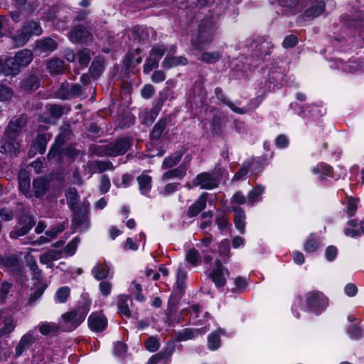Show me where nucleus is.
<instances>
[{"mask_svg": "<svg viewBox=\"0 0 364 364\" xmlns=\"http://www.w3.org/2000/svg\"><path fill=\"white\" fill-rule=\"evenodd\" d=\"M109 268L106 264H97L92 269V274L95 279L102 280L108 277Z\"/></svg>", "mask_w": 364, "mask_h": 364, "instance_id": "37998d69", "label": "nucleus"}, {"mask_svg": "<svg viewBox=\"0 0 364 364\" xmlns=\"http://www.w3.org/2000/svg\"><path fill=\"white\" fill-rule=\"evenodd\" d=\"M173 98V94L171 90H170L168 87H166L163 89L157 98V101L156 102L155 105L152 108L151 110V115L154 114L155 116H156L159 113V112L161 110L164 103L166 100H171Z\"/></svg>", "mask_w": 364, "mask_h": 364, "instance_id": "412c9836", "label": "nucleus"}, {"mask_svg": "<svg viewBox=\"0 0 364 364\" xmlns=\"http://www.w3.org/2000/svg\"><path fill=\"white\" fill-rule=\"evenodd\" d=\"M217 28L212 18H203L198 23L197 33L191 39L193 50L201 51L210 46L214 40Z\"/></svg>", "mask_w": 364, "mask_h": 364, "instance_id": "f257e3e1", "label": "nucleus"}, {"mask_svg": "<svg viewBox=\"0 0 364 364\" xmlns=\"http://www.w3.org/2000/svg\"><path fill=\"white\" fill-rule=\"evenodd\" d=\"M132 146L131 141L127 137L117 138L108 144L109 156L114 157L124 155Z\"/></svg>", "mask_w": 364, "mask_h": 364, "instance_id": "423d86ee", "label": "nucleus"}, {"mask_svg": "<svg viewBox=\"0 0 364 364\" xmlns=\"http://www.w3.org/2000/svg\"><path fill=\"white\" fill-rule=\"evenodd\" d=\"M252 166V163L250 161L245 162L242 167L236 172L232 178V181H238L242 180L248 173L250 167Z\"/></svg>", "mask_w": 364, "mask_h": 364, "instance_id": "3c124183", "label": "nucleus"}, {"mask_svg": "<svg viewBox=\"0 0 364 364\" xmlns=\"http://www.w3.org/2000/svg\"><path fill=\"white\" fill-rule=\"evenodd\" d=\"M78 237H74L65 247L63 252L68 256H72L75 254L77 245L80 242Z\"/></svg>", "mask_w": 364, "mask_h": 364, "instance_id": "680f3d73", "label": "nucleus"}, {"mask_svg": "<svg viewBox=\"0 0 364 364\" xmlns=\"http://www.w3.org/2000/svg\"><path fill=\"white\" fill-rule=\"evenodd\" d=\"M141 50L139 48L130 50L125 55L124 65L127 70H132L141 63Z\"/></svg>", "mask_w": 364, "mask_h": 364, "instance_id": "2eb2a0df", "label": "nucleus"}, {"mask_svg": "<svg viewBox=\"0 0 364 364\" xmlns=\"http://www.w3.org/2000/svg\"><path fill=\"white\" fill-rule=\"evenodd\" d=\"M219 182V178L216 175L210 172H202L198 174L192 181L193 186L205 190L216 188Z\"/></svg>", "mask_w": 364, "mask_h": 364, "instance_id": "39448f33", "label": "nucleus"}, {"mask_svg": "<svg viewBox=\"0 0 364 364\" xmlns=\"http://www.w3.org/2000/svg\"><path fill=\"white\" fill-rule=\"evenodd\" d=\"M72 129L69 124H65L60 127V132L55 136L54 144L62 146L66 141L70 139Z\"/></svg>", "mask_w": 364, "mask_h": 364, "instance_id": "c85d7f7f", "label": "nucleus"}, {"mask_svg": "<svg viewBox=\"0 0 364 364\" xmlns=\"http://www.w3.org/2000/svg\"><path fill=\"white\" fill-rule=\"evenodd\" d=\"M14 137H8L4 135L0 140V152L3 154H16L19 148V144Z\"/></svg>", "mask_w": 364, "mask_h": 364, "instance_id": "a211bd4d", "label": "nucleus"}, {"mask_svg": "<svg viewBox=\"0 0 364 364\" xmlns=\"http://www.w3.org/2000/svg\"><path fill=\"white\" fill-rule=\"evenodd\" d=\"M88 310L87 305L84 304L74 311L64 314L62 316L61 323L64 331H70L75 329L85 320Z\"/></svg>", "mask_w": 364, "mask_h": 364, "instance_id": "f03ea898", "label": "nucleus"}, {"mask_svg": "<svg viewBox=\"0 0 364 364\" xmlns=\"http://www.w3.org/2000/svg\"><path fill=\"white\" fill-rule=\"evenodd\" d=\"M91 60V52L88 48H83L77 53V60L81 67L86 68Z\"/></svg>", "mask_w": 364, "mask_h": 364, "instance_id": "de8ad7c7", "label": "nucleus"}, {"mask_svg": "<svg viewBox=\"0 0 364 364\" xmlns=\"http://www.w3.org/2000/svg\"><path fill=\"white\" fill-rule=\"evenodd\" d=\"M200 332L198 329L185 328L178 333L176 338L179 341H186L194 338Z\"/></svg>", "mask_w": 364, "mask_h": 364, "instance_id": "8fccbe9b", "label": "nucleus"}, {"mask_svg": "<svg viewBox=\"0 0 364 364\" xmlns=\"http://www.w3.org/2000/svg\"><path fill=\"white\" fill-rule=\"evenodd\" d=\"M167 48L164 45H155L152 47L149 52V55L153 56L159 61L164 55Z\"/></svg>", "mask_w": 364, "mask_h": 364, "instance_id": "6e6d98bb", "label": "nucleus"}, {"mask_svg": "<svg viewBox=\"0 0 364 364\" xmlns=\"http://www.w3.org/2000/svg\"><path fill=\"white\" fill-rule=\"evenodd\" d=\"M186 166L183 164L178 167L169 170L163 174V179H169L173 178H182L186 176Z\"/></svg>", "mask_w": 364, "mask_h": 364, "instance_id": "58836bf2", "label": "nucleus"}, {"mask_svg": "<svg viewBox=\"0 0 364 364\" xmlns=\"http://www.w3.org/2000/svg\"><path fill=\"white\" fill-rule=\"evenodd\" d=\"M215 94L217 98L221 101L224 105H227L232 112L243 114L248 112L245 108H240L232 103L227 97L226 94L220 87H216L215 89Z\"/></svg>", "mask_w": 364, "mask_h": 364, "instance_id": "aec40b11", "label": "nucleus"}, {"mask_svg": "<svg viewBox=\"0 0 364 364\" xmlns=\"http://www.w3.org/2000/svg\"><path fill=\"white\" fill-rule=\"evenodd\" d=\"M172 125V118L171 116H166L161 118L154 126L149 139L151 144H159L162 139L168 133L169 127Z\"/></svg>", "mask_w": 364, "mask_h": 364, "instance_id": "7ed1b4c3", "label": "nucleus"}, {"mask_svg": "<svg viewBox=\"0 0 364 364\" xmlns=\"http://www.w3.org/2000/svg\"><path fill=\"white\" fill-rule=\"evenodd\" d=\"M14 58L16 60L20 68L26 67L32 61L33 53L28 49H23L18 51Z\"/></svg>", "mask_w": 364, "mask_h": 364, "instance_id": "473e14b6", "label": "nucleus"}, {"mask_svg": "<svg viewBox=\"0 0 364 364\" xmlns=\"http://www.w3.org/2000/svg\"><path fill=\"white\" fill-rule=\"evenodd\" d=\"M14 92L12 89L4 85H0V101H6L12 98Z\"/></svg>", "mask_w": 364, "mask_h": 364, "instance_id": "e2e57ef3", "label": "nucleus"}, {"mask_svg": "<svg viewBox=\"0 0 364 364\" xmlns=\"http://www.w3.org/2000/svg\"><path fill=\"white\" fill-rule=\"evenodd\" d=\"M325 9V5L323 1H320L315 5H313L305 11V15L307 17L316 18L321 15Z\"/></svg>", "mask_w": 364, "mask_h": 364, "instance_id": "49530a36", "label": "nucleus"}, {"mask_svg": "<svg viewBox=\"0 0 364 364\" xmlns=\"http://www.w3.org/2000/svg\"><path fill=\"white\" fill-rule=\"evenodd\" d=\"M52 134L50 133L44 132L38 133L33 142V146L39 154H43L46 152L48 142L50 140Z\"/></svg>", "mask_w": 364, "mask_h": 364, "instance_id": "393cba45", "label": "nucleus"}, {"mask_svg": "<svg viewBox=\"0 0 364 364\" xmlns=\"http://www.w3.org/2000/svg\"><path fill=\"white\" fill-rule=\"evenodd\" d=\"M211 132L214 135L221 136L223 132V126L220 119H214L211 123Z\"/></svg>", "mask_w": 364, "mask_h": 364, "instance_id": "774afa93", "label": "nucleus"}, {"mask_svg": "<svg viewBox=\"0 0 364 364\" xmlns=\"http://www.w3.org/2000/svg\"><path fill=\"white\" fill-rule=\"evenodd\" d=\"M136 179L141 193L146 196L151 189V177L147 174L142 173Z\"/></svg>", "mask_w": 364, "mask_h": 364, "instance_id": "f704fd0d", "label": "nucleus"}, {"mask_svg": "<svg viewBox=\"0 0 364 364\" xmlns=\"http://www.w3.org/2000/svg\"><path fill=\"white\" fill-rule=\"evenodd\" d=\"M72 92V98L85 97L86 96V88L80 84H70Z\"/></svg>", "mask_w": 364, "mask_h": 364, "instance_id": "052dcab7", "label": "nucleus"}, {"mask_svg": "<svg viewBox=\"0 0 364 364\" xmlns=\"http://www.w3.org/2000/svg\"><path fill=\"white\" fill-rule=\"evenodd\" d=\"M339 63H341V68L344 71L353 73L359 70V65L355 61H348L346 63L342 60H339Z\"/></svg>", "mask_w": 364, "mask_h": 364, "instance_id": "69168bd1", "label": "nucleus"}, {"mask_svg": "<svg viewBox=\"0 0 364 364\" xmlns=\"http://www.w3.org/2000/svg\"><path fill=\"white\" fill-rule=\"evenodd\" d=\"M21 68L13 58H7L4 63L0 59V74L4 75H16L20 72Z\"/></svg>", "mask_w": 364, "mask_h": 364, "instance_id": "dca6fc26", "label": "nucleus"}, {"mask_svg": "<svg viewBox=\"0 0 364 364\" xmlns=\"http://www.w3.org/2000/svg\"><path fill=\"white\" fill-rule=\"evenodd\" d=\"M67 203L71 210H77L80 205V196L75 188H70L65 192Z\"/></svg>", "mask_w": 364, "mask_h": 364, "instance_id": "cd10ccee", "label": "nucleus"}, {"mask_svg": "<svg viewBox=\"0 0 364 364\" xmlns=\"http://www.w3.org/2000/svg\"><path fill=\"white\" fill-rule=\"evenodd\" d=\"M2 323H4V326L0 328V338L10 334L14 331L16 327L15 319L11 315H4L2 318Z\"/></svg>", "mask_w": 364, "mask_h": 364, "instance_id": "c756f323", "label": "nucleus"}, {"mask_svg": "<svg viewBox=\"0 0 364 364\" xmlns=\"http://www.w3.org/2000/svg\"><path fill=\"white\" fill-rule=\"evenodd\" d=\"M215 223L218 225V228L221 232H227L230 226V224L224 215H218L215 218Z\"/></svg>", "mask_w": 364, "mask_h": 364, "instance_id": "4d7b16f0", "label": "nucleus"}, {"mask_svg": "<svg viewBox=\"0 0 364 364\" xmlns=\"http://www.w3.org/2000/svg\"><path fill=\"white\" fill-rule=\"evenodd\" d=\"M186 279L187 272L181 267H178L176 275V287L173 290L170 300L178 301L182 297L185 292Z\"/></svg>", "mask_w": 364, "mask_h": 364, "instance_id": "9d476101", "label": "nucleus"}, {"mask_svg": "<svg viewBox=\"0 0 364 364\" xmlns=\"http://www.w3.org/2000/svg\"><path fill=\"white\" fill-rule=\"evenodd\" d=\"M235 213L234 223L235 228L243 234L245 231V213L240 207L232 208Z\"/></svg>", "mask_w": 364, "mask_h": 364, "instance_id": "7c9ffc66", "label": "nucleus"}, {"mask_svg": "<svg viewBox=\"0 0 364 364\" xmlns=\"http://www.w3.org/2000/svg\"><path fill=\"white\" fill-rule=\"evenodd\" d=\"M69 38L73 43H89L92 41V35L83 26H75L69 34Z\"/></svg>", "mask_w": 364, "mask_h": 364, "instance_id": "1a4fd4ad", "label": "nucleus"}, {"mask_svg": "<svg viewBox=\"0 0 364 364\" xmlns=\"http://www.w3.org/2000/svg\"><path fill=\"white\" fill-rule=\"evenodd\" d=\"M186 260L192 265H196L200 260V255L196 249H191L187 252Z\"/></svg>", "mask_w": 364, "mask_h": 364, "instance_id": "bf43d9fd", "label": "nucleus"}, {"mask_svg": "<svg viewBox=\"0 0 364 364\" xmlns=\"http://www.w3.org/2000/svg\"><path fill=\"white\" fill-rule=\"evenodd\" d=\"M90 152L97 156H109L108 144L104 145L91 144L89 147Z\"/></svg>", "mask_w": 364, "mask_h": 364, "instance_id": "a18cd8bd", "label": "nucleus"}, {"mask_svg": "<svg viewBox=\"0 0 364 364\" xmlns=\"http://www.w3.org/2000/svg\"><path fill=\"white\" fill-rule=\"evenodd\" d=\"M110 180L107 175L104 174L100 178V191L101 194H105L110 188Z\"/></svg>", "mask_w": 364, "mask_h": 364, "instance_id": "338daca9", "label": "nucleus"}, {"mask_svg": "<svg viewBox=\"0 0 364 364\" xmlns=\"http://www.w3.org/2000/svg\"><path fill=\"white\" fill-rule=\"evenodd\" d=\"M35 224L33 218L24 212L18 216V225L13 228L9 235L12 239H18L28 234Z\"/></svg>", "mask_w": 364, "mask_h": 364, "instance_id": "20e7f679", "label": "nucleus"}, {"mask_svg": "<svg viewBox=\"0 0 364 364\" xmlns=\"http://www.w3.org/2000/svg\"><path fill=\"white\" fill-rule=\"evenodd\" d=\"M58 43L50 37L38 39L36 41L35 50L43 56L50 55L58 48Z\"/></svg>", "mask_w": 364, "mask_h": 364, "instance_id": "9b49d317", "label": "nucleus"}, {"mask_svg": "<svg viewBox=\"0 0 364 364\" xmlns=\"http://www.w3.org/2000/svg\"><path fill=\"white\" fill-rule=\"evenodd\" d=\"M132 304V300L129 296L121 295L118 297L117 308L121 316L126 318H130L132 316L129 306Z\"/></svg>", "mask_w": 364, "mask_h": 364, "instance_id": "5701e85b", "label": "nucleus"}, {"mask_svg": "<svg viewBox=\"0 0 364 364\" xmlns=\"http://www.w3.org/2000/svg\"><path fill=\"white\" fill-rule=\"evenodd\" d=\"M88 326L92 330L100 332L107 328V321L104 315L94 313L88 318Z\"/></svg>", "mask_w": 364, "mask_h": 364, "instance_id": "f3484780", "label": "nucleus"}, {"mask_svg": "<svg viewBox=\"0 0 364 364\" xmlns=\"http://www.w3.org/2000/svg\"><path fill=\"white\" fill-rule=\"evenodd\" d=\"M73 212V224L80 230H85L88 228V213L87 209L77 208V210H72Z\"/></svg>", "mask_w": 364, "mask_h": 364, "instance_id": "ddd939ff", "label": "nucleus"}, {"mask_svg": "<svg viewBox=\"0 0 364 364\" xmlns=\"http://www.w3.org/2000/svg\"><path fill=\"white\" fill-rule=\"evenodd\" d=\"M223 333L222 330L219 329L211 333L208 337V348L211 350H215L220 346V335Z\"/></svg>", "mask_w": 364, "mask_h": 364, "instance_id": "ea45409f", "label": "nucleus"}, {"mask_svg": "<svg viewBox=\"0 0 364 364\" xmlns=\"http://www.w3.org/2000/svg\"><path fill=\"white\" fill-rule=\"evenodd\" d=\"M70 295V289L68 287H60L56 292L57 300L60 303H65Z\"/></svg>", "mask_w": 364, "mask_h": 364, "instance_id": "0e129e2a", "label": "nucleus"}, {"mask_svg": "<svg viewBox=\"0 0 364 364\" xmlns=\"http://www.w3.org/2000/svg\"><path fill=\"white\" fill-rule=\"evenodd\" d=\"M159 63V61L157 59H155L153 56L149 55L144 64V73L148 74L152 70L157 68Z\"/></svg>", "mask_w": 364, "mask_h": 364, "instance_id": "13d9d810", "label": "nucleus"}, {"mask_svg": "<svg viewBox=\"0 0 364 364\" xmlns=\"http://www.w3.org/2000/svg\"><path fill=\"white\" fill-rule=\"evenodd\" d=\"M221 58V54L218 51L203 52L198 57V60L205 63L212 64L218 62Z\"/></svg>", "mask_w": 364, "mask_h": 364, "instance_id": "c03bdc74", "label": "nucleus"}, {"mask_svg": "<svg viewBox=\"0 0 364 364\" xmlns=\"http://www.w3.org/2000/svg\"><path fill=\"white\" fill-rule=\"evenodd\" d=\"M0 265L9 268L14 272H20L21 269V262L14 255L5 256L0 255Z\"/></svg>", "mask_w": 364, "mask_h": 364, "instance_id": "6ab92c4d", "label": "nucleus"}, {"mask_svg": "<svg viewBox=\"0 0 364 364\" xmlns=\"http://www.w3.org/2000/svg\"><path fill=\"white\" fill-rule=\"evenodd\" d=\"M264 192V187L257 186L254 189L250 191L247 195V199L250 203L253 204L257 201H259L262 198V194Z\"/></svg>", "mask_w": 364, "mask_h": 364, "instance_id": "09e8293b", "label": "nucleus"}, {"mask_svg": "<svg viewBox=\"0 0 364 364\" xmlns=\"http://www.w3.org/2000/svg\"><path fill=\"white\" fill-rule=\"evenodd\" d=\"M34 342L35 339L31 334L26 333L23 335L16 346L15 357H20L23 353L27 350Z\"/></svg>", "mask_w": 364, "mask_h": 364, "instance_id": "b1692460", "label": "nucleus"}, {"mask_svg": "<svg viewBox=\"0 0 364 364\" xmlns=\"http://www.w3.org/2000/svg\"><path fill=\"white\" fill-rule=\"evenodd\" d=\"M47 69L52 75H59L65 70L64 61L61 59L53 58L47 63Z\"/></svg>", "mask_w": 364, "mask_h": 364, "instance_id": "72a5a7b5", "label": "nucleus"}, {"mask_svg": "<svg viewBox=\"0 0 364 364\" xmlns=\"http://www.w3.org/2000/svg\"><path fill=\"white\" fill-rule=\"evenodd\" d=\"M47 158L49 160H60L63 158V149L61 146L53 143L47 154Z\"/></svg>", "mask_w": 364, "mask_h": 364, "instance_id": "5fc2aeb1", "label": "nucleus"}, {"mask_svg": "<svg viewBox=\"0 0 364 364\" xmlns=\"http://www.w3.org/2000/svg\"><path fill=\"white\" fill-rule=\"evenodd\" d=\"M104 64L105 62L102 58L97 57L94 59L89 69L92 78H97L101 75L105 69Z\"/></svg>", "mask_w": 364, "mask_h": 364, "instance_id": "c9c22d12", "label": "nucleus"}, {"mask_svg": "<svg viewBox=\"0 0 364 364\" xmlns=\"http://www.w3.org/2000/svg\"><path fill=\"white\" fill-rule=\"evenodd\" d=\"M71 85L69 83H62L58 90L57 95L58 97L63 100H69L72 98Z\"/></svg>", "mask_w": 364, "mask_h": 364, "instance_id": "603ef678", "label": "nucleus"}, {"mask_svg": "<svg viewBox=\"0 0 364 364\" xmlns=\"http://www.w3.org/2000/svg\"><path fill=\"white\" fill-rule=\"evenodd\" d=\"M208 193L203 192L199 198L188 208L186 215L188 218L198 215L206 207Z\"/></svg>", "mask_w": 364, "mask_h": 364, "instance_id": "4468645a", "label": "nucleus"}, {"mask_svg": "<svg viewBox=\"0 0 364 364\" xmlns=\"http://www.w3.org/2000/svg\"><path fill=\"white\" fill-rule=\"evenodd\" d=\"M187 63L188 60L183 56L166 57L162 62V66L164 68L168 69L179 65H186Z\"/></svg>", "mask_w": 364, "mask_h": 364, "instance_id": "4c0bfd02", "label": "nucleus"}, {"mask_svg": "<svg viewBox=\"0 0 364 364\" xmlns=\"http://www.w3.org/2000/svg\"><path fill=\"white\" fill-rule=\"evenodd\" d=\"M39 331L44 336L55 335L58 331V326L55 323H42L38 326Z\"/></svg>", "mask_w": 364, "mask_h": 364, "instance_id": "79ce46f5", "label": "nucleus"}, {"mask_svg": "<svg viewBox=\"0 0 364 364\" xmlns=\"http://www.w3.org/2000/svg\"><path fill=\"white\" fill-rule=\"evenodd\" d=\"M184 154L183 149L176 151L174 154L166 157L162 164V168L167 169L176 166L181 159Z\"/></svg>", "mask_w": 364, "mask_h": 364, "instance_id": "2f4dec72", "label": "nucleus"}, {"mask_svg": "<svg viewBox=\"0 0 364 364\" xmlns=\"http://www.w3.org/2000/svg\"><path fill=\"white\" fill-rule=\"evenodd\" d=\"M230 272L228 268L224 267L220 260L215 262V268L210 274L215 285L218 287H222L226 284V277H229Z\"/></svg>", "mask_w": 364, "mask_h": 364, "instance_id": "0eeeda50", "label": "nucleus"}, {"mask_svg": "<svg viewBox=\"0 0 364 364\" xmlns=\"http://www.w3.org/2000/svg\"><path fill=\"white\" fill-rule=\"evenodd\" d=\"M308 307L312 311L323 309L328 303L326 297L319 291L309 292L306 296Z\"/></svg>", "mask_w": 364, "mask_h": 364, "instance_id": "6e6552de", "label": "nucleus"}, {"mask_svg": "<svg viewBox=\"0 0 364 364\" xmlns=\"http://www.w3.org/2000/svg\"><path fill=\"white\" fill-rule=\"evenodd\" d=\"M26 125V118L23 116L14 117L7 125L4 135L8 137L17 139L21 129Z\"/></svg>", "mask_w": 364, "mask_h": 364, "instance_id": "f8f14e48", "label": "nucleus"}, {"mask_svg": "<svg viewBox=\"0 0 364 364\" xmlns=\"http://www.w3.org/2000/svg\"><path fill=\"white\" fill-rule=\"evenodd\" d=\"M49 188V182L44 178H38L33 181V191L36 198L43 196Z\"/></svg>", "mask_w": 364, "mask_h": 364, "instance_id": "bb28decb", "label": "nucleus"}, {"mask_svg": "<svg viewBox=\"0 0 364 364\" xmlns=\"http://www.w3.org/2000/svg\"><path fill=\"white\" fill-rule=\"evenodd\" d=\"M40 86L38 77L33 73H26L21 82V87L26 91L36 90Z\"/></svg>", "mask_w": 364, "mask_h": 364, "instance_id": "4be33fe9", "label": "nucleus"}, {"mask_svg": "<svg viewBox=\"0 0 364 364\" xmlns=\"http://www.w3.org/2000/svg\"><path fill=\"white\" fill-rule=\"evenodd\" d=\"M18 179L19 191L27 198H31L33 195L31 191V183L28 173L26 171L20 173Z\"/></svg>", "mask_w": 364, "mask_h": 364, "instance_id": "a878e982", "label": "nucleus"}, {"mask_svg": "<svg viewBox=\"0 0 364 364\" xmlns=\"http://www.w3.org/2000/svg\"><path fill=\"white\" fill-rule=\"evenodd\" d=\"M14 46L16 47H21L24 46L31 38L25 31L21 28L11 36Z\"/></svg>", "mask_w": 364, "mask_h": 364, "instance_id": "a19ab883", "label": "nucleus"}, {"mask_svg": "<svg viewBox=\"0 0 364 364\" xmlns=\"http://www.w3.org/2000/svg\"><path fill=\"white\" fill-rule=\"evenodd\" d=\"M22 28L31 38L32 36H40L43 31L39 23L33 21H28L23 23Z\"/></svg>", "mask_w": 364, "mask_h": 364, "instance_id": "e433bc0d", "label": "nucleus"}, {"mask_svg": "<svg viewBox=\"0 0 364 364\" xmlns=\"http://www.w3.org/2000/svg\"><path fill=\"white\" fill-rule=\"evenodd\" d=\"M284 75L282 72L272 70L269 73L267 80L272 84L280 85L284 81Z\"/></svg>", "mask_w": 364, "mask_h": 364, "instance_id": "864d4df0", "label": "nucleus"}]
</instances>
